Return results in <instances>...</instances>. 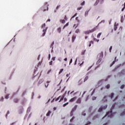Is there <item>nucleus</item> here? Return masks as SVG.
<instances>
[{
  "instance_id": "f257e3e1",
  "label": "nucleus",
  "mask_w": 125,
  "mask_h": 125,
  "mask_svg": "<svg viewBox=\"0 0 125 125\" xmlns=\"http://www.w3.org/2000/svg\"><path fill=\"white\" fill-rule=\"evenodd\" d=\"M103 53H101L98 55L97 58L98 61L97 62V64H99L101 62L102 58H103Z\"/></svg>"
},
{
  "instance_id": "f03ea898",
  "label": "nucleus",
  "mask_w": 125,
  "mask_h": 125,
  "mask_svg": "<svg viewBox=\"0 0 125 125\" xmlns=\"http://www.w3.org/2000/svg\"><path fill=\"white\" fill-rule=\"evenodd\" d=\"M49 5L47 2H45L44 5L42 7V10H43V12L48 10V6Z\"/></svg>"
},
{
  "instance_id": "7ed1b4c3",
  "label": "nucleus",
  "mask_w": 125,
  "mask_h": 125,
  "mask_svg": "<svg viewBox=\"0 0 125 125\" xmlns=\"http://www.w3.org/2000/svg\"><path fill=\"white\" fill-rule=\"evenodd\" d=\"M107 104H105L104 105H102L99 109L98 112H102L103 110H105L107 108Z\"/></svg>"
},
{
  "instance_id": "20e7f679",
  "label": "nucleus",
  "mask_w": 125,
  "mask_h": 125,
  "mask_svg": "<svg viewBox=\"0 0 125 125\" xmlns=\"http://www.w3.org/2000/svg\"><path fill=\"white\" fill-rule=\"evenodd\" d=\"M112 110H110V111H108L106 115L104 117V118H105V117L106 116H108V118H112L113 117V114H112Z\"/></svg>"
},
{
  "instance_id": "39448f33",
  "label": "nucleus",
  "mask_w": 125,
  "mask_h": 125,
  "mask_svg": "<svg viewBox=\"0 0 125 125\" xmlns=\"http://www.w3.org/2000/svg\"><path fill=\"white\" fill-rule=\"evenodd\" d=\"M77 107H78V105H75L74 106V107L72 108V110L70 112V116H73V114L74 112H75V111H76V110H77Z\"/></svg>"
},
{
  "instance_id": "423d86ee",
  "label": "nucleus",
  "mask_w": 125,
  "mask_h": 125,
  "mask_svg": "<svg viewBox=\"0 0 125 125\" xmlns=\"http://www.w3.org/2000/svg\"><path fill=\"white\" fill-rule=\"evenodd\" d=\"M47 29H48V27H46L45 28V29L42 30L43 33L42 35V38H43V37H44V36H45V34H46V31H47Z\"/></svg>"
},
{
  "instance_id": "0eeeda50",
  "label": "nucleus",
  "mask_w": 125,
  "mask_h": 125,
  "mask_svg": "<svg viewBox=\"0 0 125 125\" xmlns=\"http://www.w3.org/2000/svg\"><path fill=\"white\" fill-rule=\"evenodd\" d=\"M23 112H24V108L22 107H21L19 109L18 111V113L20 115H21V114H23Z\"/></svg>"
},
{
  "instance_id": "6e6552de",
  "label": "nucleus",
  "mask_w": 125,
  "mask_h": 125,
  "mask_svg": "<svg viewBox=\"0 0 125 125\" xmlns=\"http://www.w3.org/2000/svg\"><path fill=\"white\" fill-rule=\"evenodd\" d=\"M104 82V79L101 80L98 82V85H101Z\"/></svg>"
},
{
  "instance_id": "1a4fd4ad",
  "label": "nucleus",
  "mask_w": 125,
  "mask_h": 125,
  "mask_svg": "<svg viewBox=\"0 0 125 125\" xmlns=\"http://www.w3.org/2000/svg\"><path fill=\"white\" fill-rule=\"evenodd\" d=\"M26 102H27V99H26V98H24L22 101L21 102V104L22 105H24L25 104V103H26Z\"/></svg>"
},
{
  "instance_id": "9d476101",
  "label": "nucleus",
  "mask_w": 125,
  "mask_h": 125,
  "mask_svg": "<svg viewBox=\"0 0 125 125\" xmlns=\"http://www.w3.org/2000/svg\"><path fill=\"white\" fill-rule=\"evenodd\" d=\"M76 99H77V97H74L69 100V102H73V101H75Z\"/></svg>"
},
{
  "instance_id": "9b49d317",
  "label": "nucleus",
  "mask_w": 125,
  "mask_h": 125,
  "mask_svg": "<svg viewBox=\"0 0 125 125\" xmlns=\"http://www.w3.org/2000/svg\"><path fill=\"white\" fill-rule=\"evenodd\" d=\"M19 100L20 99L17 98H15L14 99V102H15V103H18V102H19Z\"/></svg>"
},
{
  "instance_id": "f8f14e48",
  "label": "nucleus",
  "mask_w": 125,
  "mask_h": 125,
  "mask_svg": "<svg viewBox=\"0 0 125 125\" xmlns=\"http://www.w3.org/2000/svg\"><path fill=\"white\" fill-rule=\"evenodd\" d=\"M32 109V107L31 106H29L27 110V113H30L31 112V110Z\"/></svg>"
},
{
  "instance_id": "ddd939ff",
  "label": "nucleus",
  "mask_w": 125,
  "mask_h": 125,
  "mask_svg": "<svg viewBox=\"0 0 125 125\" xmlns=\"http://www.w3.org/2000/svg\"><path fill=\"white\" fill-rule=\"evenodd\" d=\"M116 24H117V22H115V24H114V31H117V28H118V25H119V23H117V25H116Z\"/></svg>"
},
{
  "instance_id": "4468645a",
  "label": "nucleus",
  "mask_w": 125,
  "mask_h": 125,
  "mask_svg": "<svg viewBox=\"0 0 125 125\" xmlns=\"http://www.w3.org/2000/svg\"><path fill=\"white\" fill-rule=\"evenodd\" d=\"M89 11H86L84 13V16L85 17H87L88 16V12Z\"/></svg>"
},
{
  "instance_id": "2eb2a0df",
  "label": "nucleus",
  "mask_w": 125,
  "mask_h": 125,
  "mask_svg": "<svg viewBox=\"0 0 125 125\" xmlns=\"http://www.w3.org/2000/svg\"><path fill=\"white\" fill-rule=\"evenodd\" d=\"M82 102V98H79L78 100H77V101H76V103H79V104H80V103H81Z\"/></svg>"
},
{
  "instance_id": "dca6fc26",
  "label": "nucleus",
  "mask_w": 125,
  "mask_h": 125,
  "mask_svg": "<svg viewBox=\"0 0 125 125\" xmlns=\"http://www.w3.org/2000/svg\"><path fill=\"white\" fill-rule=\"evenodd\" d=\"M57 31L58 32V33H59V34H60L61 33V27H58L57 29Z\"/></svg>"
},
{
  "instance_id": "f3484780",
  "label": "nucleus",
  "mask_w": 125,
  "mask_h": 125,
  "mask_svg": "<svg viewBox=\"0 0 125 125\" xmlns=\"http://www.w3.org/2000/svg\"><path fill=\"white\" fill-rule=\"evenodd\" d=\"M100 0H96L95 3H94V6H96L99 3Z\"/></svg>"
},
{
  "instance_id": "a211bd4d",
  "label": "nucleus",
  "mask_w": 125,
  "mask_h": 125,
  "mask_svg": "<svg viewBox=\"0 0 125 125\" xmlns=\"http://www.w3.org/2000/svg\"><path fill=\"white\" fill-rule=\"evenodd\" d=\"M89 33H90V30L84 31V33L85 34V35H88L89 34Z\"/></svg>"
},
{
  "instance_id": "6ab92c4d",
  "label": "nucleus",
  "mask_w": 125,
  "mask_h": 125,
  "mask_svg": "<svg viewBox=\"0 0 125 125\" xmlns=\"http://www.w3.org/2000/svg\"><path fill=\"white\" fill-rule=\"evenodd\" d=\"M76 36H75V35H73V36H72V42H75V40H76Z\"/></svg>"
},
{
  "instance_id": "aec40b11",
  "label": "nucleus",
  "mask_w": 125,
  "mask_h": 125,
  "mask_svg": "<svg viewBox=\"0 0 125 125\" xmlns=\"http://www.w3.org/2000/svg\"><path fill=\"white\" fill-rule=\"evenodd\" d=\"M109 97H110L111 99H112L113 97H114V93H112L110 95H109Z\"/></svg>"
},
{
  "instance_id": "412c9836",
  "label": "nucleus",
  "mask_w": 125,
  "mask_h": 125,
  "mask_svg": "<svg viewBox=\"0 0 125 125\" xmlns=\"http://www.w3.org/2000/svg\"><path fill=\"white\" fill-rule=\"evenodd\" d=\"M95 31H96V28H94L93 29L90 30V33H93Z\"/></svg>"
},
{
  "instance_id": "4be33fe9",
  "label": "nucleus",
  "mask_w": 125,
  "mask_h": 125,
  "mask_svg": "<svg viewBox=\"0 0 125 125\" xmlns=\"http://www.w3.org/2000/svg\"><path fill=\"white\" fill-rule=\"evenodd\" d=\"M50 114H51V111H49L46 114V116L47 117H49V116H50Z\"/></svg>"
},
{
  "instance_id": "5701e85b",
  "label": "nucleus",
  "mask_w": 125,
  "mask_h": 125,
  "mask_svg": "<svg viewBox=\"0 0 125 125\" xmlns=\"http://www.w3.org/2000/svg\"><path fill=\"white\" fill-rule=\"evenodd\" d=\"M124 64H125V63H123V64H118L117 66H116L115 68L117 69V68H119V67L123 66V65H124Z\"/></svg>"
},
{
  "instance_id": "b1692460",
  "label": "nucleus",
  "mask_w": 125,
  "mask_h": 125,
  "mask_svg": "<svg viewBox=\"0 0 125 125\" xmlns=\"http://www.w3.org/2000/svg\"><path fill=\"white\" fill-rule=\"evenodd\" d=\"M44 28H45V23L42 24L41 26V29H43V30H44Z\"/></svg>"
},
{
  "instance_id": "393cba45",
  "label": "nucleus",
  "mask_w": 125,
  "mask_h": 125,
  "mask_svg": "<svg viewBox=\"0 0 125 125\" xmlns=\"http://www.w3.org/2000/svg\"><path fill=\"white\" fill-rule=\"evenodd\" d=\"M82 83H83V81H82V79H81L78 82V84H79V85H81V84H82Z\"/></svg>"
},
{
  "instance_id": "a878e982",
  "label": "nucleus",
  "mask_w": 125,
  "mask_h": 125,
  "mask_svg": "<svg viewBox=\"0 0 125 125\" xmlns=\"http://www.w3.org/2000/svg\"><path fill=\"white\" fill-rule=\"evenodd\" d=\"M9 95H10V94H7L6 96L5 97V99H8V98H9Z\"/></svg>"
},
{
  "instance_id": "bb28decb",
  "label": "nucleus",
  "mask_w": 125,
  "mask_h": 125,
  "mask_svg": "<svg viewBox=\"0 0 125 125\" xmlns=\"http://www.w3.org/2000/svg\"><path fill=\"white\" fill-rule=\"evenodd\" d=\"M43 83V79H41L39 82V84H41V83Z\"/></svg>"
},
{
  "instance_id": "cd10ccee",
  "label": "nucleus",
  "mask_w": 125,
  "mask_h": 125,
  "mask_svg": "<svg viewBox=\"0 0 125 125\" xmlns=\"http://www.w3.org/2000/svg\"><path fill=\"white\" fill-rule=\"evenodd\" d=\"M87 80H88V76H87L85 77V79H84V83L85 82H86V81H87Z\"/></svg>"
},
{
  "instance_id": "c85d7f7f",
  "label": "nucleus",
  "mask_w": 125,
  "mask_h": 125,
  "mask_svg": "<svg viewBox=\"0 0 125 125\" xmlns=\"http://www.w3.org/2000/svg\"><path fill=\"white\" fill-rule=\"evenodd\" d=\"M60 22L62 23V24H64V23H65V20H61Z\"/></svg>"
},
{
  "instance_id": "c756f323",
  "label": "nucleus",
  "mask_w": 125,
  "mask_h": 125,
  "mask_svg": "<svg viewBox=\"0 0 125 125\" xmlns=\"http://www.w3.org/2000/svg\"><path fill=\"white\" fill-rule=\"evenodd\" d=\"M106 97L107 96H105L103 99V101H104V102H106V101H107V99H106Z\"/></svg>"
},
{
  "instance_id": "7c9ffc66",
  "label": "nucleus",
  "mask_w": 125,
  "mask_h": 125,
  "mask_svg": "<svg viewBox=\"0 0 125 125\" xmlns=\"http://www.w3.org/2000/svg\"><path fill=\"white\" fill-rule=\"evenodd\" d=\"M54 44V42H53L50 45V47H51V48H52V49H53Z\"/></svg>"
},
{
  "instance_id": "2f4dec72",
  "label": "nucleus",
  "mask_w": 125,
  "mask_h": 125,
  "mask_svg": "<svg viewBox=\"0 0 125 125\" xmlns=\"http://www.w3.org/2000/svg\"><path fill=\"white\" fill-rule=\"evenodd\" d=\"M85 54V50H84V51H82V53H81V55H84V54Z\"/></svg>"
},
{
  "instance_id": "473e14b6",
  "label": "nucleus",
  "mask_w": 125,
  "mask_h": 125,
  "mask_svg": "<svg viewBox=\"0 0 125 125\" xmlns=\"http://www.w3.org/2000/svg\"><path fill=\"white\" fill-rule=\"evenodd\" d=\"M101 23H105V20H103L101 22H100L98 23V26H99V24H101Z\"/></svg>"
},
{
  "instance_id": "72a5a7b5",
  "label": "nucleus",
  "mask_w": 125,
  "mask_h": 125,
  "mask_svg": "<svg viewBox=\"0 0 125 125\" xmlns=\"http://www.w3.org/2000/svg\"><path fill=\"white\" fill-rule=\"evenodd\" d=\"M105 87L107 88V89H109V88H110V84H108L105 86Z\"/></svg>"
},
{
  "instance_id": "f704fd0d",
  "label": "nucleus",
  "mask_w": 125,
  "mask_h": 125,
  "mask_svg": "<svg viewBox=\"0 0 125 125\" xmlns=\"http://www.w3.org/2000/svg\"><path fill=\"white\" fill-rule=\"evenodd\" d=\"M124 16H122V18H121V23H123L124 22Z\"/></svg>"
},
{
  "instance_id": "c9c22d12",
  "label": "nucleus",
  "mask_w": 125,
  "mask_h": 125,
  "mask_svg": "<svg viewBox=\"0 0 125 125\" xmlns=\"http://www.w3.org/2000/svg\"><path fill=\"white\" fill-rule=\"evenodd\" d=\"M4 99V98H3V97H2L1 98V99H0V102H3Z\"/></svg>"
},
{
  "instance_id": "e433bc0d",
  "label": "nucleus",
  "mask_w": 125,
  "mask_h": 125,
  "mask_svg": "<svg viewBox=\"0 0 125 125\" xmlns=\"http://www.w3.org/2000/svg\"><path fill=\"white\" fill-rule=\"evenodd\" d=\"M102 34V33H99V34H98V35H97V38H98V39H99V38H100V37H101Z\"/></svg>"
},
{
  "instance_id": "4c0bfd02",
  "label": "nucleus",
  "mask_w": 125,
  "mask_h": 125,
  "mask_svg": "<svg viewBox=\"0 0 125 125\" xmlns=\"http://www.w3.org/2000/svg\"><path fill=\"white\" fill-rule=\"evenodd\" d=\"M75 33L76 34H79V33H80V29H77L76 31H75Z\"/></svg>"
},
{
  "instance_id": "58836bf2",
  "label": "nucleus",
  "mask_w": 125,
  "mask_h": 125,
  "mask_svg": "<svg viewBox=\"0 0 125 125\" xmlns=\"http://www.w3.org/2000/svg\"><path fill=\"white\" fill-rule=\"evenodd\" d=\"M69 104V103L67 102L64 104H63V107H66V106H67V105H68Z\"/></svg>"
},
{
  "instance_id": "ea45409f",
  "label": "nucleus",
  "mask_w": 125,
  "mask_h": 125,
  "mask_svg": "<svg viewBox=\"0 0 125 125\" xmlns=\"http://www.w3.org/2000/svg\"><path fill=\"white\" fill-rule=\"evenodd\" d=\"M63 71H64V69H61L59 73V75H60V74H61V73H62V72H63Z\"/></svg>"
},
{
  "instance_id": "a19ab883",
  "label": "nucleus",
  "mask_w": 125,
  "mask_h": 125,
  "mask_svg": "<svg viewBox=\"0 0 125 125\" xmlns=\"http://www.w3.org/2000/svg\"><path fill=\"white\" fill-rule=\"evenodd\" d=\"M94 92H95V89H94L91 94V96H92V95H93V94H94Z\"/></svg>"
},
{
  "instance_id": "79ce46f5",
  "label": "nucleus",
  "mask_w": 125,
  "mask_h": 125,
  "mask_svg": "<svg viewBox=\"0 0 125 125\" xmlns=\"http://www.w3.org/2000/svg\"><path fill=\"white\" fill-rule=\"evenodd\" d=\"M61 5H58L56 8V10H58V9H59V7H60Z\"/></svg>"
},
{
  "instance_id": "37998d69",
  "label": "nucleus",
  "mask_w": 125,
  "mask_h": 125,
  "mask_svg": "<svg viewBox=\"0 0 125 125\" xmlns=\"http://www.w3.org/2000/svg\"><path fill=\"white\" fill-rule=\"evenodd\" d=\"M112 48H113V46H110V47L109 48V52H111Z\"/></svg>"
},
{
  "instance_id": "c03bdc74",
  "label": "nucleus",
  "mask_w": 125,
  "mask_h": 125,
  "mask_svg": "<svg viewBox=\"0 0 125 125\" xmlns=\"http://www.w3.org/2000/svg\"><path fill=\"white\" fill-rule=\"evenodd\" d=\"M77 13H76L71 19V20H72L73 19V18H75V17H76V16L77 15Z\"/></svg>"
},
{
  "instance_id": "a18cd8bd",
  "label": "nucleus",
  "mask_w": 125,
  "mask_h": 125,
  "mask_svg": "<svg viewBox=\"0 0 125 125\" xmlns=\"http://www.w3.org/2000/svg\"><path fill=\"white\" fill-rule=\"evenodd\" d=\"M69 25V22H67L65 25H64V27L66 28V27H67V26Z\"/></svg>"
},
{
  "instance_id": "49530a36",
  "label": "nucleus",
  "mask_w": 125,
  "mask_h": 125,
  "mask_svg": "<svg viewBox=\"0 0 125 125\" xmlns=\"http://www.w3.org/2000/svg\"><path fill=\"white\" fill-rule=\"evenodd\" d=\"M96 97H92V100L94 101V100H96Z\"/></svg>"
},
{
  "instance_id": "de8ad7c7",
  "label": "nucleus",
  "mask_w": 125,
  "mask_h": 125,
  "mask_svg": "<svg viewBox=\"0 0 125 125\" xmlns=\"http://www.w3.org/2000/svg\"><path fill=\"white\" fill-rule=\"evenodd\" d=\"M115 62H116L115 61H113V62H112V64H110V67H112V66L113 65V64H115Z\"/></svg>"
},
{
  "instance_id": "09e8293b",
  "label": "nucleus",
  "mask_w": 125,
  "mask_h": 125,
  "mask_svg": "<svg viewBox=\"0 0 125 125\" xmlns=\"http://www.w3.org/2000/svg\"><path fill=\"white\" fill-rule=\"evenodd\" d=\"M35 96V93L34 92L32 93V97L31 98L32 99H34V96Z\"/></svg>"
},
{
  "instance_id": "8fccbe9b",
  "label": "nucleus",
  "mask_w": 125,
  "mask_h": 125,
  "mask_svg": "<svg viewBox=\"0 0 125 125\" xmlns=\"http://www.w3.org/2000/svg\"><path fill=\"white\" fill-rule=\"evenodd\" d=\"M85 3V2L84 1H83V2L81 3V5H84V3Z\"/></svg>"
},
{
  "instance_id": "3c124183",
  "label": "nucleus",
  "mask_w": 125,
  "mask_h": 125,
  "mask_svg": "<svg viewBox=\"0 0 125 125\" xmlns=\"http://www.w3.org/2000/svg\"><path fill=\"white\" fill-rule=\"evenodd\" d=\"M58 61H59L60 62H61V61H62V60L61 59V58H59L58 59Z\"/></svg>"
},
{
  "instance_id": "603ef678",
  "label": "nucleus",
  "mask_w": 125,
  "mask_h": 125,
  "mask_svg": "<svg viewBox=\"0 0 125 125\" xmlns=\"http://www.w3.org/2000/svg\"><path fill=\"white\" fill-rule=\"evenodd\" d=\"M93 109V107H92V106L90 107L89 108V110H90V112H91V110Z\"/></svg>"
},
{
  "instance_id": "864d4df0",
  "label": "nucleus",
  "mask_w": 125,
  "mask_h": 125,
  "mask_svg": "<svg viewBox=\"0 0 125 125\" xmlns=\"http://www.w3.org/2000/svg\"><path fill=\"white\" fill-rule=\"evenodd\" d=\"M76 20H77L78 21V22H80V20H79V17H77L76 18Z\"/></svg>"
},
{
  "instance_id": "5fc2aeb1",
  "label": "nucleus",
  "mask_w": 125,
  "mask_h": 125,
  "mask_svg": "<svg viewBox=\"0 0 125 125\" xmlns=\"http://www.w3.org/2000/svg\"><path fill=\"white\" fill-rule=\"evenodd\" d=\"M72 62H73V59H71L70 60V61L69 65L71 64V63H72Z\"/></svg>"
},
{
  "instance_id": "6e6d98bb",
  "label": "nucleus",
  "mask_w": 125,
  "mask_h": 125,
  "mask_svg": "<svg viewBox=\"0 0 125 125\" xmlns=\"http://www.w3.org/2000/svg\"><path fill=\"white\" fill-rule=\"evenodd\" d=\"M124 87H125V85H124V84L122 85L121 86V89H123V88H124Z\"/></svg>"
},
{
  "instance_id": "4d7b16f0",
  "label": "nucleus",
  "mask_w": 125,
  "mask_h": 125,
  "mask_svg": "<svg viewBox=\"0 0 125 125\" xmlns=\"http://www.w3.org/2000/svg\"><path fill=\"white\" fill-rule=\"evenodd\" d=\"M9 114H10V111H9V110H8L7 111V115H9Z\"/></svg>"
},
{
  "instance_id": "13d9d810",
  "label": "nucleus",
  "mask_w": 125,
  "mask_h": 125,
  "mask_svg": "<svg viewBox=\"0 0 125 125\" xmlns=\"http://www.w3.org/2000/svg\"><path fill=\"white\" fill-rule=\"evenodd\" d=\"M55 58H56V57H53L52 58V60H53V61H55Z\"/></svg>"
},
{
  "instance_id": "bf43d9fd",
  "label": "nucleus",
  "mask_w": 125,
  "mask_h": 125,
  "mask_svg": "<svg viewBox=\"0 0 125 125\" xmlns=\"http://www.w3.org/2000/svg\"><path fill=\"white\" fill-rule=\"evenodd\" d=\"M124 115H125V111L123 112L121 114V116H124Z\"/></svg>"
},
{
  "instance_id": "052dcab7",
  "label": "nucleus",
  "mask_w": 125,
  "mask_h": 125,
  "mask_svg": "<svg viewBox=\"0 0 125 125\" xmlns=\"http://www.w3.org/2000/svg\"><path fill=\"white\" fill-rule=\"evenodd\" d=\"M52 63H53V62H52V61H51V62H49V65H52Z\"/></svg>"
},
{
  "instance_id": "680f3d73",
  "label": "nucleus",
  "mask_w": 125,
  "mask_h": 125,
  "mask_svg": "<svg viewBox=\"0 0 125 125\" xmlns=\"http://www.w3.org/2000/svg\"><path fill=\"white\" fill-rule=\"evenodd\" d=\"M63 100H64V98L62 97V98L60 99V100L59 101V102H60L61 101H62Z\"/></svg>"
},
{
  "instance_id": "e2e57ef3",
  "label": "nucleus",
  "mask_w": 125,
  "mask_h": 125,
  "mask_svg": "<svg viewBox=\"0 0 125 125\" xmlns=\"http://www.w3.org/2000/svg\"><path fill=\"white\" fill-rule=\"evenodd\" d=\"M82 115H83V116H85V115H86V114L85 113H84V112H83L82 113Z\"/></svg>"
},
{
  "instance_id": "0e129e2a",
  "label": "nucleus",
  "mask_w": 125,
  "mask_h": 125,
  "mask_svg": "<svg viewBox=\"0 0 125 125\" xmlns=\"http://www.w3.org/2000/svg\"><path fill=\"white\" fill-rule=\"evenodd\" d=\"M88 98H89V95H88V96L87 97V98H86V100H85V101H87V100H88Z\"/></svg>"
},
{
  "instance_id": "69168bd1",
  "label": "nucleus",
  "mask_w": 125,
  "mask_h": 125,
  "mask_svg": "<svg viewBox=\"0 0 125 125\" xmlns=\"http://www.w3.org/2000/svg\"><path fill=\"white\" fill-rule=\"evenodd\" d=\"M90 125V122H88L85 125Z\"/></svg>"
},
{
  "instance_id": "338daca9",
  "label": "nucleus",
  "mask_w": 125,
  "mask_h": 125,
  "mask_svg": "<svg viewBox=\"0 0 125 125\" xmlns=\"http://www.w3.org/2000/svg\"><path fill=\"white\" fill-rule=\"evenodd\" d=\"M74 119H75V117H73L72 119H70V122H72Z\"/></svg>"
},
{
  "instance_id": "774afa93",
  "label": "nucleus",
  "mask_w": 125,
  "mask_h": 125,
  "mask_svg": "<svg viewBox=\"0 0 125 125\" xmlns=\"http://www.w3.org/2000/svg\"><path fill=\"white\" fill-rule=\"evenodd\" d=\"M82 7H79L78 8H77V10H81V9H82Z\"/></svg>"
}]
</instances>
